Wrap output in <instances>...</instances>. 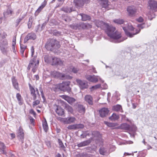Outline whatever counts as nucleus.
<instances>
[{
  "label": "nucleus",
  "instance_id": "obj_1",
  "mask_svg": "<svg viewBox=\"0 0 157 157\" xmlns=\"http://www.w3.org/2000/svg\"><path fill=\"white\" fill-rule=\"evenodd\" d=\"M95 23L98 27L104 30L110 38L115 40H118V42H121L125 40L121 38V33H120L115 31V27L112 26H109L108 24L102 21H95Z\"/></svg>",
  "mask_w": 157,
  "mask_h": 157
},
{
  "label": "nucleus",
  "instance_id": "obj_2",
  "mask_svg": "<svg viewBox=\"0 0 157 157\" xmlns=\"http://www.w3.org/2000/svg\"><path fill=\"white\" fill-rule=\"evenodd\" d=\"M45 46L47 50L52 51L54 49L59 48L60 45L58 41L55 39H52L46 43Z\"/></svg>",
  "mask_w": 157,
  "mask_h": 157
},
{
  "label": "nucleus",
  "instance_id": "obj_3",
  "mask_svg": "<svg viewBox=\"0 0 157 157\" xmlns=\"http://www.w3.org/2000/svg\"><path fill=\"white\" fill-rule=\"evenodd\" d=\"M70 82L69 81L63 82L56 85H54V88L55 89L58 88L62 91L69 92L71 90V88L70 87Z\"/></svg>",
  "mask_w": 157,
  "mask_h": 157
},
{
  "label": "nucleus",
  "instance_id": "obj_4",
  "mask_svg": "<svg viewBox=\"0 0 157 157\" xmlns=\"http://www.w3.org/2000/svg\"><path fill=\"white\" fill-rule=\"evenodd\" d=\"M148 3V6L150 10H152V12H149L147 15L148 18L151 20L152 18L154 17V15L153 11L157 10V2L154 0H149Z\"/></svg>",
  "mask_w": 157,
  "mask_h": 157
},
{
  "label": "nucleus",
  "instance_id": "obj_5",
  "mask_svg": "<svg viewBox=\"0 0 157 157\" xmlns=\"http://www.w3.org/2000/svg\"><path fill=\"white\" fill-rule=\"evenodd\" d=\"M36 56H34V58L33 59L31 60L28 67V69H30L31 68H32V71L33 73H35L36 69L37 66L39 63V60L38 59H36L35 57Z\"/></svg>",
  "mask_w": 157,
  "mask_h": 157
},
{
  "label": "nucleus",
  "instance_id": "obj_6",
  "mask_svg": "<svg viewBox=\"0 0 157 157\" xmlns=\"http://www.w3.org/2000/svg\"><path fill=\"white\" fill-rule=\"evenodd\" d=\"M51 75L56 78H59L60 79H70L72 78V77L69 75H66L59 72L54 71L51 72Z\"/></svg>",
  "mask_w": 157,
  "mask_h": 157
},
{
  "label": "nucleus",
  "instance_id": "obj_7",
  "mask_svg": "<svg viewBox=\"0 0 157 157\" xmlns=\"http://www.w3.org/2000/svg\"><path fill=\"white\" fill-rule=\"evenodd\" d=\"M138 27L139 29H136V32L135 33H131L129 32H128L126 29L125 27H123V28L124 30L126 35L128 36H129L130 37H132L134 35H136L139 33L140 31V29H143L146 27V25L145 24H141L138 25Z\"/></svg>",
  "mask_w": 157,
  "mask_h": 157
},
{
  "label": "nucleus",
  "instance_id": "obj_8",
  "mask_svg": "<svg viewBox=\"0 0 157 157\" xmlns=\"http://www.w3.org/2000/svg\"><path fill=\"white\" fill-rule=\"evenodd\" d=\"M86 79L89 81L93 83H96L98 80L102 82H103L104 81L98 75H87L85 76Z\"/></svg>",
  "mask_w": 157,
  "mask_h": 157
},
{
  "label": "nucleus",
  "instance_id": "obj_9",
  "mask_svg": "<svg viewBox=\"0 0 157 157\" xmlns=\"http://www.w3.org/2000/svg\"><path fill=\"white\" fill-rule=\"evenodd\" d=\"M70 26L71 28L75 29H79L81 27L83 29L91 28L92 27L91 25L87 23H82L80 25L78 24L71 25H70Z\"/></svg>",
  "mask_w": 157,
  "mask_h": 157
},
{
  "label": "nucleus",
  "instance_id": "obj_10",
  "mask_svg": "<svg viewBox=\"0 0 157 157\" xmlns=\"http://www.w3.org/2000/svg\"><path fill=\"white\" fill-rule=\"evenodd\" d=\"M137 10L136 8L134 6H128L127 9L128 14L130 17H134L136 15Z\"/></svg>",
  "mask_w": 157,
  "mask_h": 157
},
{
  "label": "nucleus",
  "instance_id": "obj_11",
  "mask_svg": "<svg viewBox=\"0 0 157 157\" xmlns=\"http://www.w3.org/2000/svg\"><path fill=\"white\" fill-rule=\"evenodd\" d=\"M17 134L18 139L22 143H23L24 139L25 133L24 131L21 127L20 126L18 128Z\"/></svg>",
  "mask_w": 157,
  "mask_h": 157
},
{
  "label": "nucleus",
  "instance_id": "obj_12",
  "mask_svg": "<svg viewBox=\"0 0 157 157\" xmlns=\"http://www.w3.org/2000/svg\"><path fill=\"white\" fill-rule=\"evenodd\" d=\"M76 82L81 89H86L88 87V83L85 81L77 79L76 80Z\"/></svg>",
  "mask_w": 157,
  "mask_h": 157
},
{
  "label": "nucleus",
  "instance_id": "obj_13",
  "mask_svg": "<svg viewBox=\"0 0 157 157\" xmlns=\"http://www.w3.org/2000/svg\"><path fill=\"white\" fill-rule=\"evenodd\" d=\"M29 89L31 91V94L32 95L34 100H35L36 98V95L35 93L36 92V93L39 94V92L37 88H36V90H35L33 87L30 84H29Z\"/></svg>",
  "mask_w": 157,
  "mask_h": 157
},
{
  "label": "nucleus",
  "instance_id": "obj_14",
  "mask_svg": "<svg viewBox=\"0 0 157 157\" xmlns=\"http://www.w3.org/2000/svg\"><path fill=\"white\" fill-rule=\"evenodd\" d=\"M54 107L56 113L59 115L62 116L64 114V110L60 106L56 105H54Z\"/></svg>",
  "mask_w": 157,
  "mask_h": 157
},
{
  "label": "nucleus",
  "instance_id": "obj_15",
  "mask_svg": "<svg viewBox=\"0 0 157 157\" xmlns=\"http://www.w3.org/2000/svg\"><path fill=\"white\" fill-rule=\"evenodd\" d=\"M52 65H62L63 64V62L60 59L54 57L52 58L51 62Z\"/></svg>",
  "mask_w": 157,
  "mask_h": 157
},
{
  "label": "nucleus",
  "instance_id": "obj_16",
  "mask_svg": "<svg viewBox=\"0 0 157 157\" xmlns=\"http://www.w3.org/2000/svg\"><path fill=\"white\" fill-rule=\"evenodd\" d=\"M90 0H74L75 5L77 6H81L85 3H88Z\"/></svg>",
  "mask_w": 157,
  "mask_h": 157
},
{
  "label": "nucleus",
  "instance_id": "obj_17",
  "mask_svg": "<svg viewBox=\"0 0 157 157\" xmlns=\"http://www.w3.org/2000/svg\"><path fill=\"white\" fill-rule=\"evenodd\" d=\"M109 110L105 108H103L99 110V113L101 117H105L108 114Z\"/></svg>",
  "mask_w": 157,
  "mask_h": 157
},
{
  "label": "nucleus",
  "instance_id": "obj_18",
  "mask_svg": "<svg viewBox=\"0 0 157 157\" xmlns=\"http://www.w3.org/2000/svg\"><path fill=\"white\" fill-rule=\"evenodd\" d=\"M36 35L34 33H28L25 37L24 40V42H27L29 40H34L36 38Z\"/></svg>",
  "mask_w": 157,
  "mask_h": 157
},
{
  "label": "nucleus",
  "instance_id": "obj_19",
  "mask_svg": "<svg viewBox=\"0 0 157 157\" xmlns=\"http://www.w3.org/2000/svg\"><path fill=\"white\" fill-rule=\"evenodd\" d=\"M61 97L70 104H72L75 101V98L66 95H63Z\"/></svg>",
  "mask_w": 157,
  "mask_h": 157
},
{
  "label": "nucleus",
  "instance_id": "obj_20",
  "mask_svg": "<svg viewBox=\"0 0 157 157\" xmlns=\"http://www.w3.org/2000/svg\"><path fill=\"white\" fill-rule=\"evenodd\" d=\"M9 46L0 47V50L4 55L7 56L10 51Z\"/></svg>",
  "mask_w": 157,
  "mask_h": 157
},
{
  "label": "nucleus",
  "instance_id": "obj_21",
  "mask_svg": "<svg viewBox=\"0 0 157 157\" xmlns=\"http://www.w3.org/2000/svg\"><path fill=\"white\" fill-rule=\"evenodd\" d=\"M99 152L100 154L102 155H109L110 152L106 148L104 147H101L99 149Z\"/></svg>",
  "mask_w": 157,
  "mask_h": 157
},
{
  "label": "nucleus",
  "instance_id": "obj_22",
  "mask_svg": "<svg viewBox=\"0 0 157 157\" xmlns=\"http://www.w3.org/2000/svg\"><path fill=\"white\" fill-rule=\"evenodd\" d=\"M13 13V11L11 8H9L3 13V15L5 18H7L11 16Z\"/></svg>",
  "mask_w": 157,
  "mask_h": 157
},
{
  "label": "nucleus",
  "instance_id": "obj_23",
  "mask_svg": "<svg viewBox=\"0 0 157 157\" xmlns=\"http://www.w3.org/2000/svg\"><path fill=\"white\" fill-rule=\"evenodd\" d=\"M84 99L85 101L89 104L92 105L93 104V98L90 95H86L84 98Z\"/></svg>",
  "mask_w": 157,
  "mask_h": 157
},
{
  "label": "nucleus",
  "instance_id": "obj_24",
  "mask_svg": "<svg viewBox=\"0 0 157 157\" xmlns=\"http://www.w3.org/2000/svg\"><path fill=\"white\" fill-rule=\"evenodd\" d=\"M90 143V140H86L78 144L77 146L78 147L86 146L88 145Z\"/></svg>",
  "mask_w": 157,
  "mask_h": 157
},
{
  "label": "nucleus",
  "instance_id": "obj_25",
  "mask_svg": "<svg viewBox=\"0 0 157 157\" xmlns=\"http://www.w3.org/2000/svg\"><path fill=\"white\" fill-rule=\"evenodd\" d=\"M76 119L74 117H68L66 118V124H70L76 121Z\"/></svg>",
  "mask_w": 157,
  "mask_h": 157
},
{
  "label": "nucleus",
  "instance_id": "obj_26",
  "mask_svg": "<svg viewBox=\"0 0 157 157\" xmlns=\"http://www.w3.org/2000/svg\"><path fill=\"white\" fill-rule=\"evenodd\" d=\"M121 128L125 130H132V129L129 125L126 123H123L121 124Z\"/></svg>",
  "mask_w": 157,
  "mask_h": 157
},
{
  "label": "nucleus",
  "instance_id": "obj_27",
  "mask_svg": "<svg viewBox=\"0 0 157 157\" xmlns=\"http://www.w3.org/2000/svg\"><path fill=\"white\" fill-rule=\"evenodd\" d=\"M13 85L14 88L17 90H19L18 87V84L17 82L16 79L14 77H13L12 78Z\"/></svg>",
  "mask_w": 157,
  "mask_h": 157
},
{
  "label": "nucleus",
  "instance_id": "obj_28",
  "mask_svg": "<svg viewBox=\"0 0 157 157\" xmlns=\"http://www.w3.org/2000/svg\"><path fill=\"white\" fill-rule=\"evenodd\" d=\"M61 10L67 13H70L74 10V9L73 7L69 8L67 7L62 8H61Z\"/></svg>",
  "mask_w": 157,
  "mask_h": 157
},
{
  "label": "nucleus",
  "instance_id": "obj_29",
  "mask_svg": "<svg viewBox=\"0 0 157 157\" xmlns=\"http://www.w3.org/2000/svg\"><path fill=\"white\" fill-rule=\"evenodd\" d=\"M119 116L118 115H117L115 113H113L112 115L109 117V119L112 121H114L117 120L119 118Z\"/></svg>",
  "mask_w": 157,
  "mask_h": 157
},
{
  "label": "nucleus",
  "instance_id": "obj_30",
  "mask_svg": "<svg viewBox=\"0 0 157 157\" xmlns=\"http://www.w3.org/2000/svg\"><path fill=\"white\" fill-rule=\"evenodd\" d=\"M7 46H8V43L6 39H2L0 41V47Z\"/></svg>",
  "mask_w": 157,
  "mask_h": 157
},
{
  "label": "nucleus",
  "instance_id": "obj_31",
  "mask_svg": "<svg viewBox=\"0 0 157 157\" xmlns=\"http://www.w3.org/2000/svg\"><path fill=\"white\" fill-rule=\"evenodd\" d=\"M42 125L44 131L45 132H47L48 130V127L46 120L45 118L43 121Z\"/></svg>",
  "mask_w": 157,
  "mask_h": 157
},
{
  "label": "nucleus",
  "instance_id": "obj_32",
  "mask_svg": "<svg viewBox=\"0 0 157 157\" xmlns=\"http://www.w3.org/2000/svg\"><path fill=\"white\" fill-rule=\"evenodd\" d=\"M113 109L116 111H121V112L122 111L121 106L119 105H114L113 107Z\"/></svg>",
  "mask_w": 157,
  "mask_h": 157
},
{
  "label": "nucleus",
  "instance_id": "obj_33",
  "mask_svg": "<svg viewBox=\"0 0 157 157\" xmlns=\"http://www.w3.org/2000/svg\"><path fill=\"white\" fill-rule=\"evenodd\" d=\"M78 111L82 114H84L85 112V108L82 105H78Z\"/></svg>",
  "mask_w": 157,
  "mask_h": 157
},
{
  "label": "nucleus",
  "instance_id": "obj_34",
  "mask_svg": "<svg viewBox=\"0 0 157 157\" xmlns=\"http://www.w3.org/2000/svg\"><path fill=\"white\" fill-rule=\"evenodd\" d=\"M6 146L4 143L0 142V151L1 153L5 154H6V152L4 150Z\"/></svg>",
  "mask_w": 157,
  "mask_h": 157
},
{
  "label": "nucleus",
  "instance_id": "obj_35",
  "mask_svg": "<svg viewBox=\"0 0 157 157\" xmlns=\"http://www.w3.org/2000/svg\"><path fill=\"white\" fill-rule=\"evenodd\" d=\"M80 15L81 16L82 20L83 21H86L90 19V16L84 14H81Z\"/></svg>",
  "mask_w": 157,
  "mask_h": 157
},
{
  "label": "nucleus",
  "instance_id": "obj_36",
  "mask_svg": "<svg viewBox=\"0 0 157 157\" xmlns=\"http://www.w3.org/2000/svg\"><path fill=\"white\" fill-rule=\"evenodd\" d=\"M16 98L18 101V103L20 105L22 104V98L21 94L19 93H17L16 94Z\"/></svg>",
  "mask_w": 157,
  "mask_h": 157
},
{
  "label": "nucleus",
  "instance_id": "obj_37",
  "mask_svg": "<svg viewBox=\"0 0 157 157\" xmlns=\"http://www.w3.org/2000/svg\"><path fill=\"white\" fill-rule=\"evenodd\" d=\"M113 21L114 23L117 24H123L124 22L123 19L120 18L114 19Z\"/></svg>",
  "mask_w": 157,
  "mask_h": 157
},
{
  "label": "nucleus",
  "instance_id": "obj_38",
  "mask_svg": "<svg viewBox=\"0 0 157 157\" xmlns=\"http://www.w3.org/2000/svg\"><path fill=\"white\" fill-rule=\"evenodd\" d=\"M51 58L49 55H45L44 56L45 62L47 63H51Z\"/></svg>",
  "mask_w": 157,
  "mask_h": 157
},
{
  "label": "nucleus",
  "instance_id": "obj_39",
  "mask_svg": "<svg viewBox=\"0 0 157 157\" xmlns=\"http://www.w3.org/2000/svg\"><path fill=\"white\" fill-rule=\"evenodd\" d=\"M26 48V46L22 44H20V52L22 56L24 55V53L25 49Z\"/></svg>",
  "mask_w": 157,
  "mask_h": 157
},
{
  "label": "nucleus",
  "instance_id": "obj_40",
  "mask_svg": "<svg viewBox=\"0 0 157 157\" xmlns=\"http://www.w3.org/2000/svg\"><path fill=\"white\" fill-rule=\"evenodd\" d=\"M78 71V69L77 68L72 67L69 70V73L73 72L75 73H77Z\"/></svg>",
  "mask_w": 157,
  "mask_h": 157
},
{
  "label": "nucleus",
  "instance_id": "obj_41",
  "mask_svg": "<svg viewBox=\"0 0 157 157\" xmlns=\"http://www.w3.org/2000/svg\"><path fill=\"white\" fill-rule=\"evenodd\" d=\"M101 87V85L100 84H98L95 86H92L90 88V90L92 91L93 90L97 89L98 88H100Z\"/></svg>",
  "mask_w": 157,
  "mask_h": 157
},
{
  "label": "nucleus",
  "instance_id": "obj_42",
  "mask_svg": "<svg viewBox=\"0 0 157 157\" xmlns=\"http://www.w3.org/2000/svg\"><path fill=\"white\" fill-rule=\"evenodd\" d=\"M104 123L108 126L110 127H113L115 126L116 124L114 123H112L104 121Z\"/></svg>",
  "mask_w": 157,
  "mask_h": 157
},
{
  "label": "nucleus",
  "instance_id": "obj_43",
  "mask_svg": "<svg viewBox=\"0 0 157 157\" xmlns=\"http://www.w3.org/2000/svg\"><path fill=\"white\" fill-rule=\"evenodd\" d=\"M66 109L68 111L71 113H73V110L72 108L70 106L68 105L66 107Z\"/></svg>",
  "mask_w": 157,
  "mask_h": 157
},
{
  "label": "nucleus",
  "instance_id": "obj_44",
  "mask_svg": "<svg viewBox=\"0 0 157 157\" xmlns=\"http://www.w3.org/2000/svg\"><path fill=\"white\" fill-rule=\"evenodd\" d=\"M76 129H78L80 128H84V126L82 124H75Z\"/></svg>",
  "mask_w": 157,
  "mask_h": 157
},
{
  "label": "nucleus",
  "instance_id": "obj_45",
  "mask_svg": "<svg viewBox=\"0 0 157 157\" xmlns=\"http://www.w3.org/2000/svg\"><path fill=\"white\" fill-rule=\"evenodd\" d=\"M67 128L69 130L71 129H74L75 130L76 129V127H75V124H72L69 125L67 127Z\"/></svg>",
  "mask_w": 157,
  "mask_h": 157
},
{
  "label": "nucleus",
  "instance_id": "obj_46",
  "mask_svg": "<svg viewBox=\"0 0 157 157\" xmlns=\"http://www.w3.org/2000/svg\"><path fill=\"white\" fill-rule=\"evenodd\" d=\"M116 149V147L114 145H110L109 147V149L108 150L109 151L110 153L114 151Z\"/></svg>",
  "mask_w": 157,
  "mask_h": 157
},
{
  "label": "nucleus",
  "instance_id": "obj_47",
  "mask_svg": "<svg viewBox=\"0 0 157 157\" xmlns=\"http://www.w3.org/2000/svg\"><path fill=\"white\" fill-rule=\"evenodd\" d=\"M44 8L43 7H42V6H40L36 10L35 14H36L37 15H38Z\"/></svg>",
  "mask_w": 157,
  "mask_h": 157
},
{
  "label": "nucleus",
  "instance_id": "obj_48",
  "mask_svg": "<svg viewBox=\"0 0 157 157\" xmlns=\"http://www.w3.org/2000/svg\"><path fill=\"white\" fill-rule=\"evenodd\" d=\"M58 120L63 123L66 124V118L59 117Z\"/></svg>",
  "mask_w": 157,
  "mask_h": 157
},
{
  "label": "nucleus",
  "instance_id": "obj_49",
  "mask_svg": "<svg viewBox=\"0 0 157 157\" xmlns=\"http://www.w3.org/2000/svg\"><path fill=\"white\" fill-rule=\"evenodd\" d=\"M24 18L23 17H22L21 18H19L17 19L16 21V26H17L22 20Z\"/></svg>",
  "mask_w": 157,
  "mask_h": 157
},
{
  "label": "nucleus",
  "instance_id": "obj_50",
  "mask_svg": "<svg viewBox=\"0 0 157 157\" xmlns=\"http://www.w3.org/2000/svg\"><path fill=\"white\" fill-rule=\"evenodd\" d=\"M7 36L6 33L5 32L0 34V36L2 39H5Z\"/></svg>",
  "mask_w": 157,
  "mask_h": 157
},
{
  "label": "nucleus",
  "instance_id": "obj_51",
  "mask_svg": "<svg viewBox=\"0 0 157 157\" xmlns=\"http://www.w3.org/2000/svg\"><path fill=\"white\" fill-rule=\"evenodd\" d=\"M136 20L139 22H142L143 21L144 19L142 17H140L138 18H137L136 19Z\"/></svg>",
  "mask_w": 157,
  "mask_h": 157
},
{
  "label": "nucleus",
  "instance_id": "obj_52",
  "mask_svg": "<svg viewBox=\"0 0 157 157\" xmlns=\"http://www.w3.org/2000/svg\"><path fill=\"white\" fill-rule=\"evenodd\" d=\"M12 50L15 54L16 53V51L15 49V45L14 43H13V44H12Z\"/></svg>",
  "mask_w": 157,
  "mask_h": 157
},
{
  "label": "nucleus",
  "instance_id": "obj_53",
  "mask_svg": "<svg viewBox=\"0 0 157 157\" xmlns=\"http://www.w3.org/2000/svg\"><path fill=\"white\" fill-rule=\"evenodd\" d=\"M47 0H44V1L41 3V5H40L42 7H43V8L46 6L47 4Z\"/></svg>",
  "mask_w": 157,
  "mask_h": 157
},
{
  "label": "nucleus",
  "instance_id": "obj_54",
  "mask_svg": "<svg viewBox=\"0 0 157 157\" xmlns=\"http://www.w3.org/2000/svg\"><path fill=\"white\" fill-rule=\"evenodd\" d=\"M32 20V18L31 17H30L29 18V21L28 23V26L29 28H30L31 27V25L32 23V22L30 21L31 20Z\"/></svg>",
  "mask_w": 157,
  "mask_h": 157
},
{
  "label": "nucleus",
  "instance_id": "obj_55",
  "mask_svg": "<svg viewBox=\"0 0 157 157\" xmlns=\"http://www.w3.org/2000/svg\"><path fill=\"white\" fill-rule=\"evenodd\" d=\"M31 56L32 57H33L34 53V50L33 46H32L31 47Z\"/></svg>",
  "mask_w": 157,
  "mask_h": 157
},
{
  "label": "nucleus",
  "instance_id": "obj_56",
  "mask_svg": "<svg viewBox=\"0 0 157 157\" xmlns=\"http://www.w3.org/2000/svg\"><path fill=\"white\" fill-rule=\"evenodd\" d=\"M40 103V101L38 100H36L34 101L33 103V106H36L38 105Z\"/></svg>",
  "mask_w": 157,
  "mask_h": 157
},
{
  "label": "nucleus",
  "instance_id": "obj_57",
  "mask_svg": "<svg viewBox=\"0 0 157 157\" xmlns=\"http://www.w3.org/2000/svg\"><path fill=\"white\" fill-rule=\"evenodd\" d=\"M46 144L48 148L51 147V145L50 142L49 141H47L46 142Z\"/></svg>",
  "mask_w": 157,
  "mask_h": 157
},
{
  "label": "nucleus",
  "instance_id": "obj_58",
  "mask_svg": "<svg viewBox=\"0 0 157 157\" xmlns=\"http://www.w3.org/2000/svg\"><path fill=\"white\" fill-rule=\"evenodd\" d=\"M40 92L41 93V96L42 98H43L44 100V101H45V98L44 97V95L43 93V92L42 90H41L40 91Z\"/></svg>",
  "mask_w": 157,
  "mask_h": 157
},
{
  "label": "nucleus",
  "instance_id": "obj_59",
  "mask_svg": "<svg viewBox=\"0 0 157 157\" xmlns=\"http://www.w3.org/2000/svg\"><path fill=\"white\" fill-rule=\"evenodd\" d=\"M128 29L130 31H133L134 29V28L132 25H128Z\"/></svg>",
  "mask_w": 157,
  "mask_h": 157
},
{
  "label": "nucleus",
  "instance_id": "obj_60",
  "mask_svg": "<svg viewBox=\"0 0 157 157\" xmlns=\"http://www.w3.org/2000/svg\"><path fill=\"white\" fill-rule=\"evenodd\" d=\"M91 67V68H92V72L93 73H97V71H96V70H95L94 67L93 66H92Z\"/></svg>",
  "mask_w": 157,
  "mask_h": 157
},
{
  "label": "nucleus",
  "instance_id": "obj_61",
  "mask_svg": "<svg viewBox=\"0 0 157 157\" xmlns=\"http://www.w3.org/2000/svg\"><path fill=\"white\" fill-rule=\"evenodd\" d=\"M30 113L31 114H33L34 115H35L36 114V113L34 112V111L32 109H31L30 111Z\"/></svg>",
  "mask_w": 157,
  "mask_h": 157
},
{
  "label": "nucleus",
  "instance_id": "obj_62",
  "mask_svg": "<svg viewBox=\"0 0 157 157\" xmlns=\"http://www.w3.org/2000/svg\"><path fill=\"white\" fill-rule=\"evenodd\" d=\"M13 43H14L15 44V45H16V37H14L13 39L12 44H13Z\"/></svg>",
  "mask_w": 157,
  "mask_h": 157
},
{
  "label": "nucleus",
  "instance_id": "obj_63",
  "mask_svg": "<svg viewBox=\"0 0 157 157\" xmlns=\"http://www.w3.org/2000/svg\"><path fill=\"white\" fill-rule=\"evenodd\" d=\"M10 135L12 139L14 138L15 137V135L14 133L10 134Z\"/></svg>",
  "mask_w": 157,
  "mask_h": 157
},
{
  "label": "nucleus",
  "instance_id": "obj_64",
  "mask_svg": "<svg viewBox=\"0 0 157 157\" xmlns=\"http://www.w3.org/2000/svg\"><path fill=\"white\" fill-rule=\"evenodd\" d=\"M59 145L61 147H62L63 146H64V145L61 141H59Z\"/></svg>",
  "mask_w": 157,
  "mask_h": 157
}]
</instances>
